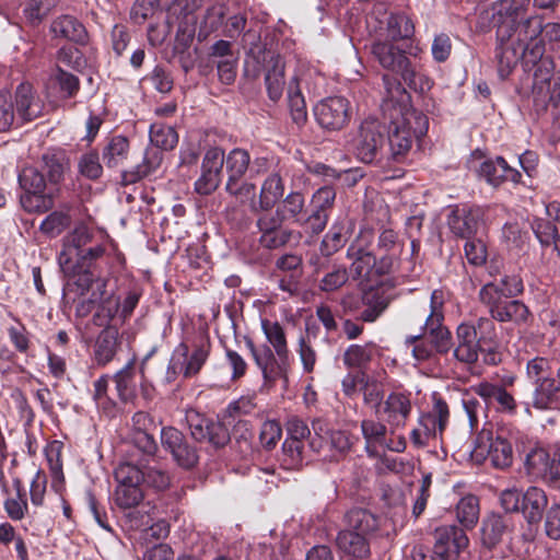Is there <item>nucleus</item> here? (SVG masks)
<instances>
[{"mask_svg": "<svg viewBox=\"0 0 560 560\" xmlns=\"http://www.w3.org/2000/svg\"><path fill=\"white\" fill-rule=\"evenodd\" d=\"M387 97L383 102L384 114L389 118L388 126V160L402 162L409 153L415 138L424 136L429 128L428 117L412 109L407 102L409 95L400 82L383 77Z\"/></svg>", "mask_w": 560, "mask_h": 560, "instance_id": "nucleus-1", "label": "nucleus"}, {"mask_svg": "<svg viewBox=\"0 0 560 560\" xmlns=\"http://www.w3.org/2000/svg\"><path fill=\"white\" fill-rule=\"evenodd\" d=\"M443 294L434 290L431 294L430 313L425 317L422 329L428 334L431 341L421 340L412 347V357L418 362H424L433 357V350L445 354L452 347V334L443 324Z\"/></svg>", "mask_w": 560, "mask_h": 560, "instance_id": "nucleus-2", "label": "nucleus"}, {"mask_svg": "<svg viewBox=\"0 0 560 560\" xmlns=\"http://www.w3.org/2000/svg\"><path fill=\"white\" fill-rule=\"evenodd\" d=\"M211 351V342L208 337H201L194 343L192 351L185 342L177 345L170 359L165 382L173 383L179 374L185 378L197 375L207 362Z\"/></svg>", "mask_w": 560, "mask_h": 560, "instance_id": "nucleus-3", "label": "nucleus"}, {"mask_svg": "<svg viewBox=\"0 0 560 560\" xmlns=\"http://www.w3.org/2000/svg\"><path fill=\"white\" fill-rule=\"evenodd\" d=\"M503 211V208L497 206H457L450 212L447 224L455 235L470 238L477 234L480 228L492 223L499 212Z\"/></svg>", "mask_w": 560, "mask_h": 560, "instance_id": "nucleus-4", "label": "nucleus"}, {"mask_svg": "<svg viewBox=\"0 0 560 560\" xmlns=\"http://www.w3.org/2000/svg\"><path fill=\"white\" fill-rule=\"evenodd\" d=\"M479 300L483 304L492 319L499 323H513L526 325L530 318L528 307L520 300L501 299L498 289L493 285L482 287L479 291Z\"/></svg>", "mask_w": 560, "mask_h": 560, "instance_id": "nucleus-5", "label": "nucleus"}, {"mask_svg": "<svg viewBox=\"0 0 560 560\" xmlns=\"http://www.w3.org/2000/svg\"><path fill=\"white\" fill-rule=\"evenodd\" d=\"M470 456L477 464L489 460L494 468L504 469L512 465L513 448L506 439L494 436L492 431L483 429L476 438Z\"/></svg>", "mask_w": 560, "mask_h": 560, "instance_id": "nucleus-6", "label": "nucleus"}, {"mask_svg": "<svg viewBox=\"0 0 560 560\" xmlns=\"http://www.w3.org/2000/svg\"><path fill=\"white\" fill-rule=\"evenodd\" d=\"M384 127L373 117L361 121L351 140L354 155L363 163L377 162L384 145Z\"/></svg>", "mask_w": 560, "mask_h": 560, "instance_id": "nucleus-7", "label": "nucleus"}, {"mask_svg": "<svg viewBox=\"0 0 560 560\" xmlns=\"http://www.w3.org/2000/svg\"><path fill=\"white\" fill-rule=\"evenodd\" d=\"M371 54L382 68L399 74L409 86L416 85V69L405 50L395 45V42L375 40L371 46Z\"/></svg>", "mask_w": 560, "mask_h": 560, "instance_id": "nucleus-8", "label": "nucleus"}, {"mask_svg": "<svg viewBox=\"0 0 560 560\" xmlns=\"http://www.w3.org/2000/svg\"><path fill=\"white\" fill-rule=\"evenodd\" d=\"M256 365L259 368L264 378V386L271 388L277 381H281L283 386H288L289 357H276L277 354L268 346L261 349L256 348L250 338L245 339Z\"/></svg>", "mask_w": 560, "mask_h": 560, "instance_id": "nucleus-9", "label": "nucleus"}, {"mask_svg": "<svg viewBox=\"0 0 560 560\" xmlns=\"http://www.w3.org/2000/svg\"><path fill=\"white\" fill-rule=\"evenodd\" d=\"M187 421L191 438L208 448H221L230 441L228 429L219 421L201 417L197 412L188 413Z\"/></svg>", "mask_w": 560, "mask_h": 560, "instance_id": "nucleus-10", "label": "nucleus"}, {"mask_svg": "<svg viewBox=\"0 0 560 560\" xmlns=\"http://www.w3.org/2000/svg\"><path fill=\"white\" fill-rule=\"evenodd\" d=\"M161 444L172 455L176 464L183 468H192L199 460L197 450L191 446L185 435L174 427L161 430Z\"/></svg>", "mask_w": 560, "mask_h": 560, "instance_id": "nucleus-11", "label": "nucleus"}, {"mask_svg": "<svg viewBox=\"0 0 560 560\" xmlns=\"http://www.w3.org/2000/svg\"><path fill=\"white\" fill-rule=\"evenodd\" d=\"M471 163L479 178L494 188L505 182L518 183L521 180V173L511 167L502 156L486 159L476 164V153H474Z\"/></svg>", "mask_w": 560, "mask_h": 560, "instance_id": "nucleus-12", "label": "nucleus"}, {"mask_svg": "<svg viewBox=\"0 0 560 560\" xmlns=\"http://www.w3.org/2000/svg\"><path fill=\"white\" fill-rule=\"evenodd\" d=\"M350 104L342 96H331L320 101L314 109L317 122L325 129L339 130L349 121Z\"/></svg>", "mask_w": 560, "mask_h": 560, "instance_id": "nucleus-13", "label": "nucleus"}, {"mask_svg": "<svg viewBox=\"0 0 560 560\" xmlns=\"http://www.w3.org/2000/svg\"><path fill=\"white\" fill-rule=\"evenodd\" d=\"M405 242L392 229H383L377 238V250L381 254L377 265V275L393 272L400 261Z\"/></svg>", "mask_w": 560, "mask_h": 560, "instance_id": "nucleus-14", "label": "nucleus"}, {"mask_svg": "<svg viewBox=\"0 0 560 560\" xmlns=\"http://www.w3.org/2000/svg\"><path fill=\"white\" fill-rule=\"evenodd\" d=\"M542 31V20L539 16H529L518 23H502L497 30V37L502 43L523 46L540 37Z\"/></svg>", "mask_w": 560, "mask_h": 560, "instance_id": "nucleus-15", "label": "nucleus"}, {"mask_svg": "<svg viewBox=\"0 0 560 560\" xmlns=\"http://www.w3.org/2000/svg\"><path fill=\"white\" fill-rule=\"evenodd\" d=\"M433 552L441 560H453L459 551L467 547L468 538L456 525H442L434 532Z\"/></svg>", "mask_w": 560, "mask_h": 560, "instance_id": "nucleus-16", "label": "nucleus"}, {"mask_svg": "<svg viewBox=\"0 0 560 560\" xmlns=\"http://www.w3.org/2000/svg\"><path fill=\"white\" fill-rule=\"evenodd\" d=\"M527 474L546 481L560 479V451L550 458L544 448L532 450L525 458Z\"/></svg>", "mask_w": 560, "mask_h": 560, "instance_id": "nucleus-17", "label": "nucleus"}, {"mask_svg": "<svg viewBox=\"0 0 560 560\" xmlns=\"http://www.w3.org/2000/svg\"><path fill=\"white\" fill-rule=\"evenodd\" d=\"M15 118L22 122L32 121L42 116L44 103L30 83H21L15 90Z\"/></svg>", "mask_w": 560, "mask_h": 560, "instance_id": "nucleus-18", "label": "nucleus"}, {"mask_svg": "<svg viewBox=\"0 0 560 560\" xmlns=\"http://www.w3.org/2000/svg\"><path fill=\"white\" fill-rule=\"evenodd\" d=\"M265 62V85L270 101L278 102L284 91V59L275 52H267L264 56Z\"/></svg>", "mask_w": 560, "mask_h": 560, "instance_id": "nucleus-19", "label": "nucleus"}, {"mask_svg": "<svg viewBox=\"0 0 560 560\" xmlns=\"http://www.w3.org/2000/svg\"><path fill=\"white\" fill-rule=\"evenodd\" d=\"M412 406L409 397L402 393H390L382 405V413L390 432L402 428L410 416Z\"/></svg>", "mask_w": 560, "mask_h": 560, "instance_id": "nucleus-20", "label": "nucleus"}, {"mask_svg": "<svg viewBox=\"0 0 560 560\" xmlns=\"http://www.w3.org/2000/svg\"><path fill=\"white\" fill-rule=\"evenodd\" d=\"M347 257L352 260L350 272L353 279L369 280L373 272L377 275L378 260L372 252L360 244L359 240L348 247Z\"/></svg>", "mask_w": 560, "mask_h": 560, "instance_id": "nucleus-21", "label": "nucleus"}, {"mask_svg": "<svg viewBox=\"0 0 560 560\" xmlns=\"http://www.w3.org/2000/svg\"><path fill=\"white\" fill-rule=\"evenodd\" d=\"M91 241V234L86 226L81 225L66 238L63 249L59 255V265L63 272H74V258L80 255L85 245Z\"/></svg>", "mask_w": 560, "mask_h": 560, "instance_id": "nucleus-22", "label": "nucleus"}, {"mask_svg": "<svg viewBox=\"0 0 560 560\" xmlns=\"http://www.w3.org/2000/svg\"><path fill=\"white\" fill-rule=\"evenodd\" d=\"M285 191L284 180L279 173L269 174L262 182L258 201L253 206V213L269 211L278 203Z\"/></svg>", "mask_w": 560, "mask_h": 560, "instance_id": "nucleus-23", "label": "nucleus"}, {"mask_svg": "<svg viewBox=\"0 0 560 560\" xmlns=\"http://www.w3.org/2000/svg\"><path fill=\"white\" fill-rule=\"evenodd\" d=\"M121 341L118 328L105 327L97 336L94 345L93 359L98 366H105L115 358Z\"/></svg>", "mask_w": 560, "mask_h": 560, "instance_id": "nucleus-24", "label": "nucleus"}, {"mask_svg": "<svg viewBox=\"0 0 560 560\" xmlns=\"http://www.w3.org/2000/svg\"><path fill=\"white\" fill-rule=\"evenodd\" d=\"M345 529L373 538L380 528V520L371 511L362 508L349 510L343 517Z\"/></svg>", "mask_w": 560, "mask_h": 560, "instance_id": "nucleus-25", "label": "nucleus"}, {"mask_svg": "<svg viewBox=\"0 0 560 560\" xmlns=\"http://www.w3.org/2000/svg\"><path fill=\"white\" fill-rule=\"evenodd\" d=\"M371 538L348 529H341L336 536L338 550L350 559H368L371 556Z\"/></svg>", "mask_w": 560, "mask_h": 560, "instance_id": "nucleus-26", "label": "nucleus"}, {"mask_svg": "<svg viewBox=\"0 0 560 560\" xmlns=\"http://www.w3.org/2000/svg\"><path fill=\"white\" fill-rule=\"evenodd\" d=\"M362 305L365 306L360 319L366 323L375 322L389 305L390 299L383 289L370 288L361 296Z\"/></svg>", "mask_w": 560, "mask_h": 560, "instance_id": "nucleus-27", "label": "nucleus"}, {"mask_svg": "<svg viewBox=\"0 0 560 560\" xmlns=\"http://www.w3.org/2000/svg\"><path fill=\"white\" fill-rule=\"evenodd\" d=\"M55 37L75 43H84L86 31L82 23L71 15H62L56 19L50 26Z\"/></svg>", "mask_w": 560, "mask_h": 560, "instance_id": "nucleus-28", "label": "nucleus"}, {"mask_svg": "<svg viewBox=\"0 0 560 560\" xmlns=\"http://www.w3.org/2000/svg\"><path fill=\"white\" fill-rule=\"evenodd\" d=\"M509 530V518L499 514H490L483 520L481 538L483 545L493 548L502 541Z\"/></svg>", "mask_w": 560, "mask_h": 560, "instance_id": "nucleus-29", "label": "nucleus"}, {"mask_svg": "<svg viewBox=\"0 0 560 560\" xmlns=\"http://www.w3.org/2000/svg\"><path fill=\"white\" fill-rule=\"evenodd\" d=\"M547 502L544 490L537 487H529L523 493L521 511L529 523L537 522L541 518Z\"/></svg>", "mask_w": 560, "mask_h": 560, "instance_id": "nucleus-30", "label": "nucleus"}, {"mask_svg": "<svg viewBox=\"0 0 560 560\" xmlns=\"http://www.w3.org/2000/svg\"><path fill=\"white\" fill-rule=\"evenodd\" d=\"M163 160V153L158 149H148L144 152L143 160L136 165L133 170L124 173V179L128 183H136L151 174L160 166Z\"/></svg>", "mask_w": 560, "mask_h": 560, "instance_id": "nucleus-31", "label": "nucleus"}, {"mask_svg": "<svg viewBox=\"0 0 560 560\" xmlns=\"http://www.w3.org/2000/svg\"><path fill=\"white\" fill-rule=\"evenodd\" d=\"M535 389L533 393L532 405L536 409L547 410L551 409L557 401V395L560 392L553 377L541 380L534 383Z\"/></svg>", "mask_w": 560, "mask_h": 560, "instance_id": "nucleus-32", "label": "nucleus"}, {"mask_svg": "<svg viewBox=\"0 0 560 560\" xmlns=\"http://www.w3.org/2000/svg\"><path fill=\"white\" fill-rule=\"evenodd\" d=\"M324 427L325 425L322 421H314L313 430L315 435L322 439L327 438V443L330 450L341 455L346 454L352 445L349 434L341 430H325Z\"/></svg>", "mask_w": 560, "mask_h": 560, "instance_id": "nucleus-33", "label": "nucleus"}, {"mask_svg": "<svg viewBox=\"0 0 560 560\" xmlns=\"http://www.w3.org/2000/svg\"><path fill=\"white\" fill-rule=\"evenodd\" d=\"M228 182L241 180L248 170L250 155L244 149H233L224 156Z\"/></svg>", "mask_w": 560, "mask_h": 560, "instance_id": "nucleus-34", "label": "nucleus"}, {"mask_svg": "<svg viewBox=\"0 0 560 560\" xmlns=\"http://www.w3.org/2000/svg\"><path fill=\"white\" fill-rule=\"evenodd\" d=\"M500 43L501 45L497 48L495 58L498 60L499 74L502 79H505L522 59V56L518 46L510 42Z\"/></svg>", "mask_w": 560, "mask_h": 560, "instance_id": "nucleus-35", "label": "nucleus"}, {"mask_svg": "<svg viewBox=\"0 0 560 560\" xmlns=\"http://www.w3.org/2000/svg\"><path fill=\"white\" fill-rule=\"evenodd\" d=\"M129 152V141L126 137L115 136L103 149V161L107 167L119 166Z\"/></svg>", "mask_w": 560, "mask_h": 560, "instance_id": "nucleus-36", "label": "nucleus"}, {"mask_svg": "<svg viewBox=\"0 0 560 560\" xmlns=\"http://www.w3.org/2000/svg\"><path fill=\"white\" fill-rule=\"evenodd\" d=\"M119 398L125 402H132L136 398L135 364L129 362L114 375Z\"/></svg>", "mask_w": 560, "mask_h": 560, "instance_id": "nucleus-37", "label": "nucleus"}, {"mask_svg": "<svg viewBox=\"0 0 560 560\" xmlns=\"http://www.w3.org/2000/svg\"><path fill=\"white\" fill-rule=\"evenodd\" d=\"M415 26L406 14H392L387 19L386 39L398 42L413 36Z\"/></svg>", "mask_w": 560, "mask_h": 560, "instance_id": "nucleus-38", "label": "nucleus"}, {"mask_svg": "<svg viewBox=\"0 0 560 560\" xmlns=\"http://www.w3.org/2000/svg\"><path fill=\"white\" fill-rule=\"evenodd\" d=\"M261 328L268 342L272 346L277 357H289L287 337L283 327L278 322L264 319Z\"/></svg>", "mask_w": 560, "mask_h": 560, "instance_id": "nucleus-39", "label": "nucleus"}, {"mask_svg": "<svg viewBox=\"0 0 560 560\" xmlns=\"http://www.w3.org/2000/svg\"><path fill=\"white\" fill-rule=\"evenodd\" d=\"M304 443L284 440L280 464L287 470L300 469L304 464Z\"/></svg>", "mask_w": 560, "mask_h": 560, "instance_id": "nucleus-40", "label": "nucleus"}, {"mask_svg": "<svg viewBox=\"0 0 560 560\" xmlns=\"http://www.w3.org/2000/svg\"><path fill=\"white\" fill-rule=\"evenodd\" d=\"M456 517L465 528L474 527L479 520V500L468 494L460 499L456 506Z\"/></svg>", "mask_w": 560, "mask_h": 560, "instance_id": "nucleus-41", "label": "nucleus"}, {"mask_svg": "<svg viewBox=\"0 0 560 560\" xmlns=\"http://www.w3.org/2000/svg\"><path fill=\"white\" fill-rule=\"evenodd\" d=\"M278 209L287 221L298 223L305 212V199L303 194L300 191H291L278 206Z\"/></svg>", "mask_w": 560, "mask_h": 560, "instance_id": "nucleus-42", "label": "nucleus"}, {"mask_svg": "<svg viewBox=\"0 0 560 560\" xmlns=\"http://www.w3.org/2000/svg\"><path fill=\"white\" fill-rule=\"evenodd\" d=\"M58 3L59 0H28L23 13L31 25L37 26L58 5Z\"/></svg>", "mask_w": 560, "mask_h": 560, "instance_id": "nucleus-43", "label": "nucleus"}, {"mask_svg": "<svg viewBox=\"0 0 560 560\" xmlns=\"http://www.w3.org/2000/svg\"><path fill=\"white\" fill-rule=\"evenodd\" d=\"M323 78L314 69H299L289 82L293 85L294 90H300L303 94L306 91L308 94H315L318 91Z\"/></svg>", "mask_w": 560, "mask_h": 560, "instance_id": "nucleus-44", "label": "nucleus"}, {"mask_svg": "<svg viewBox=\"0 0 560 560\" xmlns=\"http://www.w3.org/2000/svg\"><path fill=\"white\" fill-rule=\"evenodd\" d=\"M150 141L154 149L172 150L178 142V136L172 127L155 122L150 127Z\"/></svg>", "mask_w": 560, "mask_h": 560, "instance_id": "nucleus-45", "label": "nucleus"}, {"mask_svg": "<svg viewBox=\"0 0 560 560\" xmlns=\"http://www.w3.org/2000/svg\"><path fill=\"white\" fill-rule=\"evenodd\" d=\"M19 184L24 194H39L46 189L44 175L33 166H26L20 172Z\"/></svg>", "mask_w": 560, "mask_h": 560, "instance_id": "nucleus-46", "label": "nucleus"}, {"mask_svg": "<svg viewBox=\"0 0 560 560\" xmlns=\"http://www.w3.org/2000/svg\"><path fill=\"white\" fill-rule=\"evenodd\" d=\"M70 224L71 218L68 212L54 211L43 220L39 230L49 237H56L68 229Z\"/></svg>", "mask_w": 560, "mask_h": 560, "instance_id": "nucleus-47", "label": "nucleus"}, {"mask_svg": "<svg viewBox=\"0 0 560 560\" xmlns=\"http://www.w3.org/2000/svg\"><path fill=\"white\" fill-rule=\"evenodd\" d=\"M349 280L348 269L342 265H335L318 282V289L331 293L342 288Z\"/></svg>", "mask_w": 560, "mask_h": 560, "instance_id": "nucleus-48", "label": "nucleus"}, {"mask_svg": "<svg viewBox=\"0 0 560 560\" xmlns=\"http://www.w3.org/2000/svg\"><path fill=\"white\" fill-rule=\"evenodd\" d=\"M140 485H118L115 491V501L120 509H132L143 500Z\"/></svg>", "mask_w": 560, "mask_h": 560, "instance_id": "nucleus-49", "label": "nucleus"}, {"mask_svg": "<svg viewBox=\"0 0 560 560\" xmlns=\"http://www.w3.org/2000/svg\"><path fill=\"white\" fill-rule=\"evenodd\" d=\"M347 242L345 228L334 224L324 236L319 250L323 256L329 257L337 253Z\"/></svg>", "mask_w": 560, "mask_h": 560, "instance_id": "nucleus-50", "label": "nucleus"}, {"mask_svg": "<svg viewBox=\"0 0 560 560\" xmlns=\"http://www.w3.org/2000/svg\"><path fill=\"white\" fill-rule=\"evenodd\" d=\"M225 190L241 202L249 201V208L253 212V206L258 201L256 186L249 182H226Z\"/></svg>", "mask_w": 560, "mask_h": 560, "instance_id": "nucleus-51", "label": "nucleus"}, {"mask_svg": "<svg viewBox=\"0 0 560 560\" xmlns=\"http://www.w3.org/2000/svg\"><path fill=\"white\" fill-rule=\"evenodd\" d=\"M288 102L293 121L301 126L307 120V109L304 94L294 90L293 85L288 86Z\"/></svg>", "mask_w": 560, "mask_h": 560, "instance_id": "nucleus-52", "label": "nucleus"}, {"mask_svg": "<svg viewBox=\"0 0 560 560\" xmlns=\"http://www.w3.org/2000/svg\"><path fill=\"white\" fill-rule=\"evenodd\" d=\"M495 287L501 299H511L521 294L524 290L523 281L518 276H504L500 280H493L483 287Z\"/></svg>", "mask_w": 560, "mask_h": 560, "instance_id": "nucleus-53", "label": "nucleus"}, {"mask_svg": "<svg viewBox=\"0 0 560 560\" xmlns=\"http://www.w3.org/2000/svg\"><path fill=\"white\" fill-rule=\"evenodd\" d=\"M21 205L27 212L43 213L50 210L54 206L51 196L44 192L23 194L20 197Z\"/></svg>", "mask_w": 560, "mask_h": 560, "instance_id": "nucleus-54", "label": "nucleus"}, {"mask_svg": "<svg viewBox=\"0 0 560 560\" xmlns=\"http://www.w3.org/2000/svg\"><path fill=\"white\" fill-rule=\"evenodd\" d=\"M142 482L156 491H163L170 487L171 477L166 470L158 466H145Z\"/></svg>", "mask_w": 560, "mask_h": 560, "instance_id": "nucleus-55", "label": "nucleus"}, {"mask_svg": "<svg viewBox=\"0 0 560 560\" xmlns=\"http://www.w3.org/2000/svg\"><path fill=\"white\" fill-rule=\"evenodd\" d=\"M361 431L366 442V450L370 451L372 444H381L385 440L387 427L376 420L365 419L361 422Z\"/></svg>", "mask_w": 560, "mask_h": 560, "instance_id": "nucleus-56", "label": "nucleus"}, {"mask_svg": "<svg viewBox=\"0 0 560 560\" xmlns=\"http://www.w3.org/2000/svg\"><path fill=\"white\" fill-rule=\"evenodd\" d=\"M13 485L16 489V498H10L4 501V509L9 517L13 521H20L24 517L27 511V502L22 494V482L20 479H15Z\"/></svg>", "mask_w": 560, "mask_h": 560, "instance_id": "nucleus-57", "label": "nucleus"}, {"mask_svg": "<svg viewBox=\"0 0 560 560\" xmlns=\"http://www.w3.org/2000/svg\"><path fill=\"white\" fill-rule=\"evenodd\" d=\"M372 354L368 346L351 345L343 353V363L352 368H363L371 361Z\"/></svg>", "mask_w": 560, "mask_h": 560, "instance_id": "nucleus-58", "label": "nucleus"}, {"mask_svg": "<svg viewBox=\"0 0 560 560\" xmlns=\"http://www.w3.org/2000/svg\"><path fill=\"white\" fill-rule=\"evenodd\" d=\"M114 476L118 485H140L143 469L131 463H121L116 467Z\"/></svg>", "mask_w": 560, "mask_h": 560, "instance_id": "nucleus-59", "label": "nucleus"}, {"mask_svg": "<svg viewBox=\"0 0 560 560\" xmlns=\"http://www.w3.org/2000/svg\"><path fill=\"white\" fill-rule=\"evenodd\" d=\"M328 213H322L318 210L312 209V212L306 217L305 214H303V217L296 224L302 226L306 233H310L312 235H318L325 230L328 222Z\"/></svg>", "mask_w": 560, "mask_h": 560, "instance_id": "nucleus-60", "label": "nucleus"}, {"mask_svg": "<svg viewBox=\"0 0 560 560\" xmlns=\"http://www.w3.org/2000/svg\"><path fill=\"white\" fill-rule=\"evenodd\" d=\"M492 317H479L472 323L477 340L483 346L494 343L497 339L495 325Z\"/></svg>", "mask_w": 560, "mask_h": 560, "instance_id": "nucleus-61", "label": "nucleus"}, {"mask_svg": "<svg viewBox=\"0 0 560 560\" xmlns=\"http://www.w3.org/2000/svg\"><path fill=\"white\" fill-rule=\"evenodd\" d=\"M292 236V231L288 229L260 232L259 243L268 249H276L284 246Z\"/></svg>", "mask_w": 560, "mask_h": 560, "instance_id": "nucleus-62", "label": "nucleus"}, {"mask_svg": "<svg viewBox=\"0 0 560 560\" xmlns=\"http://www.w3.org/2000/svg\"><path fill=\"white\" fill-rule=\"evenodd\" d=\"M336 199V191L330 186L318 188L312 196L311 205L313 210H318L322 213H328L332 208Z\"/></svg>", "mask_w": 560, "mask_h": 560, "instance_id": "nucleus-63", "label": "nucleus"}, {"mask_svg": "<svg viewBox=\"0 0 560 560\" xmlns=\"http://www.w3.org/2000/svg\"><path fill=\"white\" fill-rule=\"evenodd\" d=\"M78 166L79 172L90 179H97L103 173V167L96 152H88L83 154L79 160Z\"/></svg>", "mask_w": 560, "mask_h": 560, "instance_id": "nucleus-64", "label": "nucleus"}]
</instances>
